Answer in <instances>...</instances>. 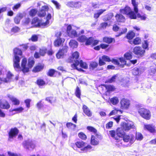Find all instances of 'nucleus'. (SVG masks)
<instances>
[{
    "instance_id": "obj_1",
    "label": "nucleus",
    "mask_w": 156,
    "mask_h": 156,
    "mask_svg": "<svg viewBox=\"0 0 156 156\" xmlns=\"http://www.w3.org/2000/svg\"><path fill=\"white\" fill-rule=\"evenodd\" d=\"M14 58L13 59L14 67L16 71H18L20 68L19 62L22 55L21 50L17 48L13 50Z\"/></svg>"
},
{
    "instance_id": "obj_40",
    "label": "nucleus",
    "mask_w": 156,
    "mask_h": 156,
    "mask_svg": "<svg viewBox=\"0 0 156 156\" xmlns=\"http://www.w3.org/2000/svg\"><path fill=\"white\" fill-rule=\"evenodd\" d=\"M135 36V33L132 31H131L127 34L126 36V37L127 39L131 40Z\"/></svg>"
},
{
    "instance_id": "obj_39",
    "label": "nucleus",
    "mask_w": 156,
    "mask_h": 156,
    "mask_svg": "<svg viewBox=\"0 0 156 156\" xmlns=\"http://www.w3.org/2000/svg\"><path fill=\"white\" fill-rule=\"evenodd\" d=\"M104 86L107 90V91H112L115 89L114 87L111 85H105Z\"/></svg>"
},
{
    "instance_id": "obj_16",
    "label": "nucleus",
    "mask_w": 156,
    "mask_h": 156,
    "mask_svg": "<svg viewBox=\"0 0 156 156\" xmlns=\"http://www.w3.org/2000/svg\"><path fill=\"white\" fill-rule=\"evenodd\" d=\"M19 132V130L16 128H12L9 133V136H16Z\"/></svg>"
},
{
    "instance_id": "obj_59",
    "label": "nucleus",
    "mask_w": 156,
    "mask_h": 156,
    "mask_svg": "<svg viewBox=\"0 0 156 156\" xmlns=\"http://www.w3.org/2000/svg\"><path fill=\"white\" fill-rule=\"evenodd\" d=\"M21 6V4L20 3L17 4L14 6L13 7L12 9L14 11L17 10L19 9Z\"/></svg>"
},
{
    "instance_id": "obj_41",
    "label": "nucleus",
    "mask_w": 156,
    "mask_h": 156,
    "mask_svg": "<svg viewBox=\"0 0 156 156\" xmlns=\"http://www.w3.org/2000/svg\"><path fill=\"white\" fill-rule=\"evenodd\" d=\"M37 10L36 9H32L29 12V14L30 16H34L37 14Z\"/></svg>"
},
{
    "instance_id": "obj_26",
    "label": "nucleus",
    "mask_w": 156,
    "mask_h": 156,
    "mask_svg": "<svg viewBox=\"0 0 156 156\" xmlns=\"http://www.w3.org/2000/svg\"><path fill=\"white\" fill-rule=\"evenodd\" d=\"M10 107V105L7 101L0 103V108H1L7 109L9 108Z\"/></svg>"
},
{
    "instance_id": "obj_57",
    "label": "nucleus",
    "mask_w": 156,
    "mask_h": 156,
    "mask_svg": "<svg viewBox=\"0 0 156 156\" xmlns=\"http://www.w3.org/2000/svg\"><path fill=\"white\" fill-rule=\"evenodd\" d=\"M74 2L72 1L67 2L66 5L68 6L73 8L74 7Z\"/></svg>"
},
{
    "instance_id": "obj_3",
    "label": "nucleus",
    "mask_w": 156,
    "mask_h": 156,
    "mask_svg": "<svg viewBox=\"0 0 156 156\" xmlns=\"http://www.w3.org/2000/svg\"><path fill=\"white\" fill-rule=\"evenodd\" d=\"M120 11L121 13L128 16L131 19H136V14L131 10L129 7L126 6L124 9H120Z\"/></svg>"
},
{
    "instance_id": "obj_27",
    "label": "nucleus",
    "mask_w": 156,
    "mask_h": 156,
    "mask_svg": "<svg viewBox=\"0 0 156 156\" xmlns=\"http://www.w3.org/2000/svg\"><path fill=\"white\" fill-rule=\"evenodd\" d=\"M69 44L70 46L73 48H76L78 45L77 42L73 40H70Z\"/></svg>"
},
{
    "instance_id": "obj_29",
    "label": "nucleus",
    "mask_w": 156,
    "mask_h": 156,
    "mask_svg": "<svg viewBox=\"0 0 156 156\" xmlns=\"http://www.w3.org/2000/svg\"><path fill=\"white\" fill-rule=\"evenodd\" d=\"M24 108L22 107H20L16 108L13 109H10L9 110V111L10 112H12L14 111L16 112L14 114L18 113H21L23 112Z\"/></svg>"
},
{
    "instance_id": "obj_24",
    "label": "nucleus",
    "mask_w": 156,
    "mask_h": 156,
    "mask_svg": "<svg viewBox=\"0 0 156 156\" xmlns=\"http://www.w3.org/2000/svg\"><path fill=\"white\" fill-rule=\"evenodd\" d=\"M128 42L131 44H133L135 45H137L140 44L141 40L140 38L137 37L135 38L133 41H129Z\"/></svg>"
},
{
    "instance_id": "obj_38",
    "label": "nucleus",
    "mask_w": 156,
    "mask_h": 156,
    "mask_svg": "<svg viewBox=\"0 0 156 156\" xmlns=\"http://www.w3.org/2000/svg\"><path fill=\"white\" fill-rule=\"evenodd\" d=\"M103 41L104 42L108 44H110L113 41H115L114 39L108 37H105L103 38Z\"/></svg>"
},
{
    "instance_id": "obj_34",
    "label": "nucleus",
    "mask_w": 156,
    "mask_h": 156,
    "mask_svg": "<svg viewBox=\"0 0 156 156\" xmlns=\"http://www.w3.org/2000/svg\"><path fill=\"white\" fill-rule=\"evenodd\" d=\"M99 141L96 137H91V144L93 145H97L98 144Z\"/></svg>"
},
{
    "instance_id": "obj_37",
    "label": "nucleus",
    "mask_w": 156,
    "mask_h": 156,
    "mask_svg": "<svg viewBox=\"0 0 156 156\" xmlns=\"http://www.w3.org/2000/svg\"><path fill=\"white\" fill-rule=\"evenodd\" d=\"M69 36L72 38L76 36L77 35L76 32L75 30H72L68 34Z\"/></svg>"
},
{
    "instance_id": "obj_58",
    "label": "nucleus",
    "mask_w": 156,
    "mask_h": 156,
    "mask_svg": "<svg viewBox=\"0 0 156 156\" xmlns=\"http://www.w3.org/2000/svg\"><path fill=\"white\" fill-rule=\"evenodd\" d=\"M31 100L30 99H27L25 101V102L26 104V106L27 108H29L30 107V103Z\"/></svg>"
},
{
    "instance_id": "obj_2",
    "label": "nucleus",
    "mask_w": 156,
    "mask_h": 156,
    "mask_svg": "<svg viewBox=\"0 0 156 156\" xmlns=\"http://www.w3.org/2000/svg\"><path fill=\"white\" fill-rule=\"evenodd\" d=\"M27 59L26 58L23 59L22 61L21 68L18 71L21 70L23 73H27L29 71V69L32 67L34 63V61L33 58L29 59L28 65H27Z\"/></svg>"
},
{
    "instance_id": "obj_60",
    "label": "nucleus",
    "mask_w": 156,
    "mask_h": 156,
    "mask_svg": "<svg viewBox=\"0 0 156 156\" xmlns=\"http://www.w3.org/2000/svg\"><path fill=\"white\" fill-rule=\"evenodd\" d=\"M19 28L17 27H13L11 30L12 32L14 33H16L18 32L19 30Z\"/></svg>"
},
{
    "instance_id": "obj_63",
    "label": "nucleus",
    "mask_w": 156,
    "mask_h": 156,
    "mask_svg": "<svg viewBox=\"0 0 156 156\" xmlns=\"http://www.w3.org/2000/svg\"><path fill=\"white\" fill-rule=\"evenodd\" d=\"M14 20V22L18 24L19 23L20 20V18L19 17H18V16H17L15 18Z\"/></svg>"
},
{
    "instance_id": "obj_43",
    "label": "nucleus",
    "mask_w": 156,
    "mask_h": 156,
    "mask_svg": "<svg viewBox=\"0 0 156 156\" xmlns=\"http://www.w3.org/2000/svg\"><path fill=\"white\" fill-rule=\"evenodd\" d=\"M87 40V37L84 35L80 36L77 38L78 41L81 42H83L85 41H86Z\"/></svg>"
},
{
    "instance_id": "obj_10",
    "label": "nucleus",
    "mask_w": 156,
    "mask_h": 156,
    "mask_svg": "<svg viewBox=\"0 0 156 156\" xmlns=\"http://www.w3.org/2000/svg\"><path fill=\"white\" fill-rule=\"evenodd\" d=\"M121 107L122 109H128L130 105V101L127 99H122L120 102Z\"/></svg>"
},
{
    "instance_id": "obj_30",
    "label": "nucleus",
    "mask_w": 156,
    "mask_h": 156,
    "mask_svg": "<svg viewBox=\"0 0 156 156\" xmlns=\"http://www.w3.org/2000/svg\"><path fill=\"white\" fill-rule=\"evenodd\" d=\"M43 68L44 65H43L39 64L34 68L33 71L35 72H38L42 70Z\"/></svg>"
},
{
    "instance_id": "obj_61",
    "label": "nucleus",
    "mask_w": 156,
    "mask_h": 156,
    "mask_svg": "<svg viewBox=\"0 0 156 156\" xmlns=\"http://www.w3.org/2000/svg\"><path fill=\"white\" fill-rule=\"evenodd\" d=\"M103 60H102V58H100L99 59V64L100 66L104 65L105 64V62H104Z\"/></svg>"
},
{
    "instance_id": "obj_53",
    "label": "nucleus",
    "mask_w": 156,
    "mask_h": 156,
    "mask_svg": "<svg viewBox=\"0 0 156 156\" xmlns=\"http://www.w3.org/2000/svg\"><path fill=\"white\" fill-rule=\"evenodd\" d=\"M102 60H103L105 61L109 62L111 61L109 58L107 56H102Z\"/></svg>"
},
{
    "instance_id": "obj_21",
    "label": "nucleus",
    "mask_w": 156,
    "mask_h": 156,
    "mask_svg": "<svg viewBox=\"0 0 156 156\" xmlns=\"http://www.w3.org/2000/svg\"><path fill=\"white\" fill-rule=\"evenodd\" d=\"M83 112L88 116H91L92 115V113L88 108L85 105H84L83 106Z\"/></svg>"
},
{
    "instance_id": "obj_47",
    "label": "nucleus",
    "mask_w": 156,
    "mask_h": 156,
    "mask_svg": "<svg viewBox=\"0 0 156 156\" xmlns=\"http://www.w3.org/2000/svg\"><path fill=\"white\" fill-rule=\"evenodd\" d=\"M124 57L126 59L129 60L132 58V55L131 53L130 52L126 53L124 54Z\"/></svg>"
},
{
    "instance_id": "obj_14",
    "label": "nucleus",
    "mask_w": 156,
    "mask_h": 156,
    "mask_svg": "<svg viewBox=\"0 0 156 156\" xmlns=\"http://www.w3.org/2000/svg\"><path fill=\"white\" fill-rule=\"evenodd\" d=\"M46 51L47 49L45 48H42L40 49V54L37 52H35L34 55V57L35 58H38L40 57V55L42 56H44L46 53Z\"/></svg>"
},
{
    "instance_id": "obj_62",
    "label": "nucleus",
    "mask_w": 156,
    "mask_h": 156,
    "mask_svg": "<svg viewBox=\"0 0 156 156\" xmlns=\"http://www.w3.org/2000/svg\"><path fill=\"white\" fill-rule=\"evenodd\" d=\"M42 101H39L37 104V107L38 109H40L43 106V105L41 103Z\"/></svg>"
},
{
    "instance_id": "obj_33",
    "label": "nucleus",
    "mask_w": 156,
    "mask_h": 156,
    "mask_svg": "<svg viewBox=\"0 0 156 156\" xmlns=\"http://www.w3.org/2000/svg\"><path fill=\"white\" fill-rule=\"evenodd\" d=\"M120 138H122L124 141L125 142H129L130 143L132 144L133 142V137H131L130 138V137H119Z\"/></svg>"
},
{
    "instance_id": "obj_7",
    "label": "nucleus",
    "mask_w": 156,
    "mask_h": 156,
    "mask_svg": "<svg viewBox=\"0 0 156 156\" xmlns=\"http://www.w3.org/2000/svg\"><path fill=\"white\" fill-rule=\"evenodd\" d=\"M61 34H62L60 32H58L56 34L57 39L54 42V45L56 47H58L61 45L65 41L64 39L60 37Z\"/></svg>"
},
{
    "instance_id": "obj_31",
    "label": "nucleus",
    "mask_w": 156,
    "mask_h": 156,
    "mask_svg": "<svg viewBox=\"0 0 156 156\" xmlns=\"http://www.w3.org/2000/svg\"><path fill=\"white\" fill-rule=\"evenodd\" d=\"M136 0H131L132 3L134 7V9L136 13L138 12V10L137 8L138 3L136 2Z\"/></svg>"
},
{
    "instance_id": "obj_46",
    "label": "nucleus",
    "mask_w": 156,
    "mask_h": 156,
    "mask_svg": "<svg viewBox=\"0 0 156 156\" xmlns=\"http://www.w3.org/2000/svg\"><path fill=\"white\" fill-rule=\"evenodd\" d=\"M93 40V38L92 37H90L88 39L87 38V40L86 42V45L91 44L92 43Z\"/></svg>"
},
{
    "instance_id": "obj_9",
    "label": "nucleus",
    "mask_w": 156,
    "mask_h": 156,
    "mask_svg": "<svg viewBox=\"0 0 156 156\" xmlns=\"http://www.w3.org/2000/svg\"><path fill=\"white\" fill-rule=\"evenodd\" d=\"M123 129L125 131H127L131 129H133L135 126L134 123L131 122L129 121L127 122H123L122 124Z\"/></svg>"
},
{
    "instance_id": "obj_17",
    "label": "nucleus",
    "mask_w": 156,
    "mask_h": 156,
    "mask_svg": "<svg viewBox=\"0 0 156 156\" xmlns=\"http://www.w3.org/2000/svg\"><path fill=\"white\" fill-rule=\"evenodd\" d=\"M125 133L122 128H118L116 130V135L118 136H125Z\"/></svg>"
},
{
    "instance_id": "obj_32",
    "label": "nucleus",
    "mask_w": 156,
    "mask_h": 156,
    "mask_svg": "<svg viewBox=\"0 0 156 156\" xmlns=\"http://www.w3.org/2000/svg\"><path fill=\"white\" fill-rule=\"evenodd\" d=\"M67 127L69 129L74 130L76 127V125L71 122H68L66 124Z\"/></svg>"
},
{
    "instance_id": "obj_49",
    "label": "nucleus",
    "mask_w": 156,
    "mask_h": 156,
    "mask_svg": "<svg viewBox=\"0 0 156 156\" xmlns=\"http://www.w3.org/2000/svg\"><path fill=\"white\" fill-rule=\"evenodd\" d=\"M75 94L77 97L79 98H80L81 95L80 90L78 87H76Z\"/></svg>"
},
{
    "instance_id": "obj_35",
    "label": "nucleus",
    "mask_w": 156,
    "mask_h": 156,
    "mask_svg": "<svg viewBox=\"0 0 156 156\" xmlns=\"http://www.w3.org/2000/svg\"><path fill=\"white\" fill-rule=\"evenodd\" d=\"M110 102L113 105H115L119 102V99L117 97H114L110 99Z\"/></svg>"
},
{
    "instance_id": "obj_12",
    "label": "nucleus",
    "mask_w": 156,
    "mask_h": 156,
    "mask_svg": "<svg viewBox=\"0 0 156 156\" xmlns=\"http://www.w3.org/2000/svg\"><path fill=\"white\" fill-rule=\"evenodd\" d=\"M119 59L121 64H120L118 60L115 59H113L112 61L114 64L117 65H119L120 67L122 68L123 67L124 65L126 64V61L123 58H120Z\"/></svg>"
},
{
    "instance_id": "obj_52",
    "label": "nucleus",
    "mask_w": 156,
    "mask_h": 156,
    "mask_svg": "<svg viewBox=\"0 0 156 156\" xmlns=\"http://www.w3.org/2000/svg\"><path fill=\"white\" fill-rule=\"evenodd\" d=\"M51 2L55 5L57 9H60V5L57 2L54 0H51Z\"/></svg>"
},
{
    "instance_id": "obj_11",
    "label": "nucleus",
    "mask_w": 156,
    "mask_h": 156,
    "mask_svg": "<svg viewBox=\"0 0 156 156\" xmlns=\"http://www.w3.org/2000/svg\"><path fill=\"white\" fill-rule=\"evenodd\" d=\"M68 49V47L67 46H64L61 49H60L58 52L56 54V56L58 58H60L67 53Z\"/></svg>"
},
{
    "instance_id": "obj_18",
    "label": "nucleus",
    "mask_w": 156,
    "mask_h": 156,
    "mask_svg": "<svg viewBox=\"0 0 156 156\" xmlns=\"http://www.w3.org/2000/svg\"><path fill=\"white\" fill-rule=\"evenodd\" d=\"M87 129L88 130L91 132L93 133L96 136H100V133L97 132V130L94 127L91 126H88L87 127Z\"/></svg>"
},
{
    "instance_id": "obj_51",
    "label": "nucleus",
    "mask_w": 156,
    "mask_h": 156,
    "mask_svg": "<svg viewBox=\"0 0 156 156\" xmlns=\"http://www.w3.org/2000/svg\"><path fill=\"white\" fill-rule=\"evenodd\" d=\"M51 14L50 13H48L47 16L46 17L47 21L46 22L44 23L45 24V25H46L48 24L49 23V20L51 19Z\"/></svg>"
},
{
    "instance_id": "obj_45",
    "label": "nucleus",
    "mask_w": 156,
    "mask_h": 156,
    "mask_svg": "<svg viewBox=\"0 0 156 156\" xmlns=\"http://www.w3.org/2000/svg\"><path fill=\"white\" fill-rule=\"evenodd\" d=\"M39 20L37 17L34 18L32 20L31 24L34 25L35 26H36L39 25Z\"/></svg>"
},
{
    "instance_id": "obj_23",
    "label": "nucleus",
    "mask_w": 156,
    "mask_h": 156,
    "mask_svg": "<svg viewBox=\"0 0 156 156\" xmlns=\"http://www.w3.org/2000/svg\"><path fill=\"white\" fill-rule=\"evenodd\" d=\"M117 21L119 22H124L125 20L124 17L120 14H117L115 16Z\"/></svg>"
},
{
    "instance_id": "obj_8",
    "label": "nucleus",
    "mask_w": 156,
    "mask_h": 156,
    "mask_svg": "<svg viewBox=\"0 0 156 156\" xmlns=\"http://www.w3.org/2000/svg\"><path fill=\"white\" fill-rule=\"evenodd\" d=\"M145 52V50L140 47H135L133 49L134 53L140 57L144 56Z\"/></svg>"
},
{
    "instance_id": "obj_55",
    "label": "nucleus",
    "mask_w": 156,
    "mask_h": 156,
    "mask_svg": "<svg viewBox=\"0 0 156 156\" xmlns=\"http://www.w3.org/2000/svg\"><path fill=\"white\" fill-rule=\"evenodd\" d=\"M113 122L110 121L107 123L106 125V127L107 129H109L111 128L113 126Z\"/></svg>"
},
{
    "instance_id": "obj_36",
    "label": "nucleus",
    "mask_w": 156,
    "mask_h": 156,
    "mask_svg": "<svg viewBox=\"0 0 156 156\" xmlns=\"http://www.w3.org/2000/svg\"><path fill=\"white\" fill-rule=\"evenodd\" d=\"M105 11V9H102L98 10L97 13L94 14V17L96 19L98 18L101 14Z\"/></svg>"
},
{
    "instance_id": "obj_20",
    "label": "nucleus",
    "mask_w": 156,
    "mask_h": 156,
    "mask_svg": "<svg viewBox=\"0 0 156 156\" xmlns=\"http://www.w3.org/2000/svg\"><path fill=\"white\" fill-rule=\"evenodd\" d=\"M144 127L151 133H154L155 132L154 126L152 125H145Z\"/></svg>"
},
{
    "instance_id": "obj_50",
    "label": "nucleus",
    "mask_w": 156,
    "mask_h": 156,
    "mask_svg": "<svg viewBox=\"0 0 156 156\" xmlns=\"http://www.w3.org/2000/svg\"><path fill=\"white\" fill-rule=\"evenodd\" d=\"M132 73L134 75H137L139 74V69L138 68H135L132 70Z\"/></svg>"
},
{
    "instance_id": "obj_64",
    "label": "nucleus",
    "mask_w": 156,
    "mask_h": 156,
    "mask_svg": "<svg viewBox=\"0 0 156 156\" xmlns=\"http://www.w3.org/2000/svg\"><path fill=\"white\" fill-rule=\"evenodd\" d=\"M8 154L9 156H21L20 154L12 153L9 151L8 152Z\"/></svg>"
},
{
    "instance_id": "obj_42",
    "label": "nucleus",
    "mask_w": 156,
    "mask_h": 156,
    "mask_svg": "<svg viewBox=\"0 0 156 156\" xmlns=\"http://www.w3.org/2000/svg\"><path fill=\"white\" fill-rule=\"evenodd\" d=\"M98 65L97 62H92L90 63V66L91 69H93L96 68Z\"/></svg>"
},
{
    "instance_id": "obj_4",
    "label": "nucleus",
    "mask_w": 156,
    "mask_h": 156,
    "mask_svg": "<svg viewBox=\"0 0 156 156\" xmlns=\"http://www.w3.org/2000/svg\"><path fill=\"white\" fill-rule=\"evenodd\" d=\"M86 143L83 141L76 142L75 144L76 147L79 148H81V150L83 151H87L92 149V147L90 145L85 146Z\"/></svg>"
},
{
    "instance_id": "obj_25",
    "label": "nucleus",
    "mask_w": 156,
    "mask_h": 156,
    "mask_svg": "<svg viewBox=\"0 0 156 156\" xmlns=\"http://www.w3.org/2000/svg\"><path fill=\"white\" fill-rule=\"evenodd\" d=\"M12 101L13 104L15 105H18L20 104V101L16 98L12 96H8Z\"/></svg>"
},
{
    "instance_id": "obj_28",
    "label": "nucleus",
    "mask_w": 156,
    "mask_h": 156,
    "mask_svg": "<svg viewBox=\"0 0 156 156\" xmlns=\"http://www.w3.org/2000/svg\"><path fill=\"white\" fill-rule=\"evenodd\" d=\"M79 57V54L78 52L75 51L73 53L72 55V59L71 60L72 62H73V63H75V60H77V59Z\"/></svg>"
},
{
    "instance_id": "obj_44",
    "label": "nucleus",
    "mask_w": 156,
    "mask_h": 156,
    "mask_svg": "<svg viewBox=\"0 0 156 156\" xmlns=\"http://www.w3.org/2000/svg\"><path fill=\"white\" fill-rule=\"evenodd\" d=\"M113 16V14L112 13H108L106 16L105 18H104L105 20L107 21L110 20L112 19Z\"/></svg>"
},
{
    "instance_id": "obj_54",
    "label": "nucleus",
    "mask_w": 156,
    "mask_h": 156,
    "mask_svg": "<svg viewBox=\"0 0 156 156\" xmlns=\"http://www.w3.org/2000/svg\"><path fill=\"white\" fill-rule=\"evenodd\" d=\"M74 7L79 8L81 5V3L80 2H74Z\"/></svg>"
},
{
    "instance_id": "obj_15",
    "label": "nucleus",
    "mask_w": 156,
    "mask_h": 156,
    "mask_svg": "<svg viewBox=\"0 0 156 156\" xmlns=\"http://www.w3.org/2000/svg\"><path fill=\"white\" fill-rule=\"evenodd\" d=\"M13 76V75L10 72H8L6 78H3V82L8 83L14 81V80L12 79Z\"/></svg>"
},
{
    "instance_id": "obj_22",
    "label": "nucleus",
    "mask_w": 156,
    "mask_h": 156,
    "mask_svg": "<svg viewBox=\"0 0 156 156\" xmlns=\"http://www.w3.org/2000/svg\"><path fill=\"white\" fill-rule=\"evenodd\" d=\"M23 146L26 147L27 148H29L30 147L34 149L35 147V145L31 142L25 141L23 143Z\"/></svg>"
},
{
    "instance_id": "obj_5",
    "label": "nucleus",
    "mask_w": 156,
    "mask_h": 156,
    "mask_svg": "<svg viewBox=\"0 0 156 156\" xmlns=\"http://www.w3.org/2000/svg\"><path fill=\"white\" fill-rule=\"evenodd\" d=\"M79 64H80V66L84 69H87L88 66L86 63L83 62L82 60H80V62L78 60H75V63H73L71 65L73 69H76L80 71H83V70L81 68L78 69L77 67V66H78Z\"/></svg>"
},
{
    "instance_id": "obj_13",
    "label": "nucleus",
    "mask_w": 156,
    "mask_h": 156,
    "mask_svg": "<svg viewBox=\"0 0 156 156\" xmlns=\"http://www.w3.org/2000/svg\"><path fill=\"white\" fill-rule=\"evenodd\" d=\"M49 8L48 6L45 5L41 7V10L38 13V15L40 17H44L46 14V12L48 11Z\"/></svg>"
},
{
    "instance_id": "obj_48",
    "label": "nucleus",
    "mask_w": 156,
    "mask_h": 156,
    "mask_svg": "<svg viewBox=\"0 0 156 156\" xmlns=\"http://www.w3.org/2000/svg\"><path fill=\"white\" fill-rule=\"evenodd\" d=\"M37 84L40 86L44 85L45 84V82L41 79L37 80Z\"/></svg>"
},
{
    "instance_id": "obj_56",
    "label": "nucleus",
    "mask_w": 156,
    "mask_h": 156,
    "mask_svg": "<svg viewBox=\"0 0 156 156\" xmlns=\"http://www.w3.org/2000/svg\"><path fill=\"white\" fill-rule=\"evenodd\" d=\"M148 44L147 41H145L144 43L143 44L142 47L144 49H146L148 48Z\"/></svg>"
},
{
    "instance_id": "obj_19",
    "label": "nucleus",
    "mask_w": 156,
    "mask_h": 156,
    "mask_svg": "<svg viewBox=\"0 0 156 156\" xmlns=\"http://www.w3.org/2000/svg\"><path fill=\"white\" fill-rule=\"evenodd\" d=\"M54 74H58V76H60L61 74L59 72L56 71L52 69H49L47 73V75L51 77L53 76Z\"/></svg>"
},
{
    "instance_id": "obj_6",
    "label": "nucleus",
    "mask_w": 156,
    "mask_h": 156,
    "mask_svg": "<svg viewBox=\"0 0 156 156\" xmlns=\"http://www.w3.org/2000/svg\"><path fill=\"white\" fill-rule=\"evenodd\" d=\"M138 112L144 118L147 119H150L151 115L149 110L143 108L139 109Z\"/></svg>"
}]
</instances>
